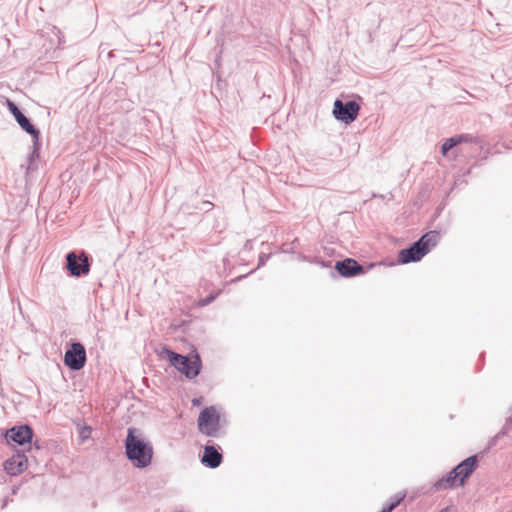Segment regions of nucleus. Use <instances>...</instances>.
<instances>
[{
  "mask_svg": "<svg viewBox=\"0 0 512 512\" xmlns=\"http://www.w3.org/2000/svg\"><path fill=\"white\" fill-rule=\"evenodd\" d=\"M124 446L126 457L135 468L143 469L151 464L153 446L150 441L136 435L135 428H128Z\"/></svg>",
  "mask_w": 512,
  "mask_h": 512,
  "instance_id": "1",
  "label": "nucleus"
},
{
  "mask_svg": "<svg viewBox=\"0 0 512 512\" xmlns=\"http://www.w3.org/2000/svg\"><path fill=\"white\" fill-rule=\"evenodd\" d=\"M457 145H458V143H457L455 136H452V137L446 139L445 142L442 144L441 153L443 155H446L449 150H451L452 148H454Z\"/></svg>",
  "mask_w": 512,
  "mask_h": 512,
  "instance_id": "18",
  "label": "nucleus"
},
{
  "mask_svg": "<svg viewBox=\"0 0 512 512\" xmlns=\"http://www.w3.org/2000/svg\"><path fill=\"white\" fill-rule=\"evenodd\" d=\"M459 476L456 470L453 468L446 476L438 479L432 486L434 491H441L454 488L458 486Z\"/></svg>",
  "mask_w": 512,
  "mask_h": 512,
  "instance_id": "14",
  "label": "nucleus"
},
{
  "mask_svg": "<svg viewBox=\"0 0 512 512\" xmlns=\"http://www.w3.org/2000/svg\"><path fill=\"white\" fill-rule=\"evenodd\" d=\"M66 268L74 277L87 275L90 271L88 256L84 252L80 256L73 251L67 253Z\"/></svg>",
  "mask_w": 512,
  "mask_h": 512,
  "instance_id": "7",
  "label": "nucleus"
},
{
  "mask_svg": "<svg viewBox=\"0 0 512 512\" xmlns=\"http://www.w3.org/2000/svg\"><path fill=\"white\" fill-rule=\"evenodd\" d=\"M199 431L209 437L220 436V415L214 406L205 407L198 416Z\"/></svg>",
  "mask_w": 512,
  "mask_h": 512,
  "instance_id": "4",
  "label": "nucleus"
},
{
  "mask_svg": "<svg viewBox=\"0 0 512 512\" xmlns=\"http://www.w3.org/2000/svg\"><path fill=\"white\" fill-rule=\"evenodd\" d=\"M509 426L510 425H504V427L501 429V431L499 433H497L489 442V447L491 446H494L496 445V441L498 438H500L501 436H504L507 434V430L509 429Z\"/></svg>",
  "mask_w": 512,
  "mask_h": 512,
  "instance_id": "21",
  "label": "nucleus"
},
{
  "mask_svg": "<svg viewBox=\"0 0 512 512\" xmlns=\"http://www.w3.org/2000/svg\"><path fill=\"white\" fill-rule=\"evenodd\" d=\"M360 110V105L355 100H349L343 102L340 99H336L333 107L334 117L346 124L353 122Z\"/></svg>",
  "mask_w": 512,
  "mask_h": 512,
  "instance_id": "6",
  "label": "nucleus"
},
{
  "mask_svg": "<svg viewBox=\"0 0 512 512\" xmlns=\"http://www.w3.org/2000/svg\"><path fill=\"white\" fill-rule=\"evenodd\" d=\"M335 269L341 276L346 278L355 277L364 273L363 266L352 258L337 261Z\"/></svg>",
  "mask_w": 512,
  "mask_h": 512,
  "instance_id": "10",
  "label": "nucleus"
},
{
  "mask_svg": "<svg viewBox=\"0 0 512 512\" xmlns=\"http://www.w3.org/2000/svg\"><path fill=\"white\" fill-rule=\"evenodd\" d=\"M479 457L477 454L471 455L457 464L454 469L459 476L458 486L463 487L473 472L477 469Z\"/></svg>",
  "mask_w": 512,
  "mask_h": 512,
  "instance_id": "9",
  "label": "nucleus"
},
{
  "mask_svg": "<svg viewBox=\"0 0 512 512\" xmlns=\"http://www.w3.org/2000/svg\"><path fill=\"white\" fill-rule=\"evenodd\" d=\"M39 152L31 151L27 157V165L25 166V174L28 175L31 171L36 169L35 162L39 159ZM24 168V165H21Z\"/></svg>",
  "mask_w": 512,
  "mask_h": 512,
  "instance_id": "17",
  "label": "nucleus"
},
{
  "mask_svg": "<svg viewBox=\"0 0 512 512\" xmlns=\"http://www.w3.org/2000/svg\"><path fill=\"white\" fill-rule=\"evenodd\" d=\"M458 145L462 143L479 145L482 143V139L478 135L464 133L455 135Z\"/></svg>",
  "mask_w": 512,
  "mask_h": 512,
  "instance_id": "15",
  "label": "nucleus"
},
{
  "mask_svg": "<svg viewBox=\"0 0 512 512\" xmlns=\"http://www.w3.org/2000/svg\"><path fill=\"white\" fill-rule=\"evenodd\" d=\"M270 257L269 254H261L259 257V264L258 266L264 265L265 261Z\"/></svg>",
  "mask_w": 512,
  "mask_h": 512,
  "instance_id": "22",
  "label": "nucleus"
},
{
  "mask_svg": "<svg viewBox=\"0 0 512 512\" xmlns=\"http://www.w3.org/2000/svg\"><path fill=\"white\" fill-rule=\"evenodd\" d=\"M203 205L206 206V210L207 211L210 210L211 207L213 206V204L211 202H209V201H203Z\"/></svg>",
  "mask_w": 512,
  "mask_h": 512,
  "instance_id": "23",
  "label": "nucleus"
},
{
  "mask_svg": "<svg viewBox=\"0 0 512 512\" xmlns=\"http://www.w3.org/2000/svg\"><path fill=\"white\" fill-rule=\"evenodd\" d=\"M166 356L170 364L185 375L187 379H194L200 374L202 363L198 353L193 359L172 351L168 347H162L160 356Z\"/></svg>",
  "mask_w": 512,
  "mask_h": 512,
  "instance_id": "3",
  "label": "nucleus"
},
{
  "mask_svg": "<svg viewBox=\"0 0 512 512\" xmlns=\"http://www.w3.org/2000/svg\"><path fill=\"white\" fill-rule=\"evenodd\" d=\"M380 512H389V511H386L385 509L382 508V510Z\"/></svg>",
  "mask_w": 512,
  "mask_h": 512,
  "instance_id": "26",
  "label": "nucleus"
},
{
  "mask_svg": "<svg viewBox=\"0 0 512 512\" xmlns=\"http://www.w3.org/2000/svg\"><path fill=\"white\" fill-rule=\"evenodd\" d=\"M33 430L32 428L27 425H19V426H13L12 428L8 429L5 434V438L7 440V443H15L17 445H25L30 444L33 438Z\"/></svg>",
  "mask_w": 512,
  "mask_h": 512,
  "instance_id": "8",
  "label": "nucleus"
},
{
  "mask_svg": "<svg viewBox=\"0 0 512 512\" xmlns=\"http://www.w3.org/2000/svg\"><path fill=\"white\" fill-rule=\"evenodd\" d=\"M440 238V233L436 230H431L425 233L409 247L400 250L398 254V262L401 264H408L420 261L439 243Z\"/></svg>",
  "mask_w": 512,
  "mask_h": 512,
  "instance_id": "2",
  "label": "nucleus"
},
{
  "mask_svg": "<svg viewBox=\"0 0 512 512\" xmlns=\"http://www.w3.org/2000/svg\"><path fill=\"white\" fill-rule=\"evenodd\" d=\"M222 459V454L218 451V449L215 446L206 445L204 447L201 462L206 467L215 469L221 465Z\"/></svg>",
  "mask_w": 512,
  "mask_h": 512,
  "instance_id": "13",
  "label": "nucleus"
},
{
  "mask_svg": "<svg viewBox=\"0 0 512 512\" xmlns=\"http://www.w3.org/2000/svg\"><path fill=\"white\" fill-rule=\"evenodd\" d=\"M405 497H406L405 491L395 494L394 496H392L390 498L389 503H387L383 507V509H385L386 511L392 512L396 507H398L400 505V503L404 500Z\"/></svg>",
  "mask_w": 512,
  "mask_h": 512,
  "instance_id": "16",
  "label": "nucleus"
},
{
  "mask_svg": "<svg viewBox=\"0 0 512 512\" xmlns=\"http://www.w3.org/2000/svg\"><path fill=\"white\" fill-rule=\"evenodd\" d=\"M30 135H31V137L33 139V149H32V151L39 152L40 148H41V143H40L41 133H40V131L37 129V134H30Z\"/></svg>",
  "mask_w": 512,
  "mask_h": 512,
  "instance_id": "20",
  "label": "nucleus"
},
{
  "mask_svg": "<svg viewBox=\"0 0 512 512\" xmlns=\"http://www.w3.org/2000/svg\"><path fill=\"white\" fill-rule=\"evenodd\" d=\"M7 106L23 131L28 134H37V128L30 122V120L23 114L20 108L13 101L7 99Z\"/></svg>",
  "mask_w": 512,
  "mask_h": 512,
  "instance_id": "11",
  "label": "nucleus"
},
{
  "mask_svg": "<svg viewBox=\"0 0 512 512\" xmlns=\"http://www.w3.org/2000/svg\"><path fill=\"white\" fill-rule=\"evenodd\" d=\"M440 512H448V509H442Z\"/></svg>",
  "mask_w": 512,
  "mask_h": 512,
  "instance_id": "25",
  "label": "nucleus"
},
{
  "mask_svg": "<svg viewBox=\"0 0 512 512\" xmlns=\"http://www.w3.org/2000/svg\"><path fill=\"white\" fill-rule=\"evenodd\" d=\"M63 362L72 371H79L84 368L87 362L84 345L80 342H72L65 351Z\"/></svg>",
  "mask_w": 512,
  "mask_h": 512,
  "instance_id": "5",
  "label": "nucleus"
},
{
  "mask_svg": "<svg viewBox=\"0 0 512 512\" xmlns=\"http://www.w3.org/2000/svg\"><path fill=\"white\" fill-rule=\"evenodd\" d=\"M506 425H512V416L506 420Z\"/></svg>",
  "mask_w": 512,
  "mask_h": 512,
  "instance_id": "24",
  "label": "nucleus"
},
{
  "mask_svg": "<svg viewBox=\"0 0 512 512\" xmlns=\"http://www.w3.org/2000/svg\"><path fill=\"white\" fill-rule=\"evenodd\" d=\"M27 464L28 459L24 454H16L5 461L4 469L9 475L16 476L27 468Z\"/></svg>",
  "mask_w": 512,
  "mask_h": 512,
  "instance_id": "12",
  "label": "nucleus"
},
{
  "mask_svg": "<svg viewBox=\"0 0 512 512\" xmlns=\"http://www.w3.org/2000/svg\"><path fill=\"white\" fill-rule=\"evenodd\" d=\"M218 294H219V292H217V293H215V294L211 293V294H210V295H208L207 297L200 299V300L198 301V305H199L200 307H204V306L209 305L211 302H213V301L216 299V297L218 296Z\"/></svg>",
  "mask_w": 512,
  "mask_h": 512,
  "instance_id": "19",
  "label": "nucleus"
}]
</instances>
